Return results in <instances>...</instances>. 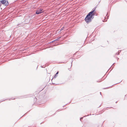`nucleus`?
<instances>
[{
	"label": "nucleus",
	"mask_w": 127,
	"mask_h": 127,
	"mask_svg": "<svg viewBox=\"0 0 127 127\" xmlns=\"http://www.w3.org/2000/svg\"><path fill=\"white\" fill-rule=\"evenodd\" d=\"M94 10L89 12L86 17L85 20L87 23H88L91 21L92 16L95 14L94 13Z\"/></svg>",
	"instance_id": "1"
},
{
	"label": "nucleus",
	"mask_w": 127,
	"mask_h": 127,
	"mask_svg": "<svg viewBox=\"0 0 127 127\" xmlns=\"http://www.w3.org/2000/svg\"><path fill=\"white\" fill-rule=\"evenodd\" d=\"M43 12V10L41 9H38L36 12V14H38Z\"/></svg>",
	"instance_id": "3"
},
{
	"label": "nucleus",
	"mask_w": 127,
	"mask_h": 127,
	"mask_svg": "<svg viewBox=\"0 0 127 127\" xmlns=\"http://www.w3.org/2000/svg\"><path fill=\"white\" fill-rule=\"evenodd\" d=\"M83 118L82 117V118H81L80 119V121H81V119H83Z\"/></svg>",
	"instance_id": "6"
},
{
	"label": "nucleus",
	"mask_w": 127,
	"mask_h": 127,
	"mask_svg": "<svg viewBox=\"0 0 127 127\" xmlns=\"http://www.w3.org/2000/svg\"><path fill=\"white\" fill-rule=\"evenodd\" d=\"M64 29V27H63V28H62L61 29V31L62 30H63Z\"/></svg>",
	"instance_id": "5"
},
{
	"label": "nucleus",
	"mask_w": 127,
	"mask_h": 127,
	"mask_svg": "<svg viewBox=\"0 0 127 127\" xmlns=\"http://www.w3.org/2000/svg\"><path fill=\"white\" fill-rule=\"evenodd\" d=\"M58 72L55 74V76H54V77H56V75H57L58 74Z\"/></svg>",
	"instance_id": "4"
},
{
	"label": "nucleus",
	"mask_w": 127,
	"mask_h": 127,
	"mask_svg": "<svg viewBox=\"0 0 127 127\" xmlns=\"http://www.w3.org/2000/svg\"><path fill=\"white\" fill-rule=\"evenodd\" d=\"M100 94H101V92H100Z\"/></svg>",
	"instance_id": "7"
},
{
	"label": "nucleus",
	"mask_w": 127,
	"mask_h": 127,
	"mask_svg": "<svg viewBox=\"0 0 127 127\" xmlns=\"http://www.w3.org/2000/svg\"><path fill=\"white\" fill-rule=\"evenodd\" d=\"M3 4H4L5 5H7L9 4L7 1L6 0H3L0 1Z\"/></svg>",
	"instance_id": "2"
}]
</instances>
